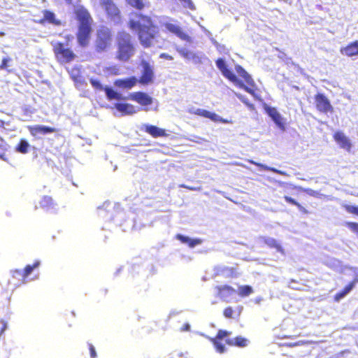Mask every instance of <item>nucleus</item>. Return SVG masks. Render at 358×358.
Instances as JSON below:
<instances>
[{"label":"nucleus","instance_id":"obj_44","mask_svg":"<svg viewBox=\"0 0 358 358\" xmlns=\"http://www.w3.org/2000/svg\"><path fill=\"white\" fill-rule=\"evenodd\" d=\"M160 57L164 58L167 60H173V57L171 55L166 54V53H162L160 55Z\"/></svg>","mask_w":358,"mask_h":358},{"label":"nucleus","instance_id":"obj_35","mask_svg":"<svg viewBox=\"0 0 358 358\" xmlns=\"http://www.w3.org/2000/svg\"><path fill=\"white\" fill-rule=\"evenodd\" d=\"M70 76L75 82H80L82 80L81 72L78 67H73L70 71Z\"/></svg>","mask_w":358,"mask_h":358},{"label":"nucleus","instance_id":"obj_49","mask_svg":"<svg viewBox=\"0 0 358 358\" xmlns=\"http://www.w3.org/2000/svg\"><path fill=\"white\" fill-rule=\"evenodd\" d=\"M296 344H297V343H294V344H292V345L290 344V345H289V346H294V345H296Z\"/></svg>","mask_w":358,"mask_h":358},{"label":"nucleus","instance_id":"obj_14","mask_svg":"<svg viewBox=\"0 0 358 358\" xmlns=\"http://www.w3.org/2000/svg\"><path fill=\"white\" fill-rule=\"evenodd\" d=\"M238 271L236 267L222 266L216 268L215 275L225 278H235L238 276Z\"/></svg>","mask_w":358,"mask_h":358},{"label":"nucleus","instance_id":"obj_26","mask_svg":"<svg viewBox=\"0 0 358 358\" xmlns=\"http://www.w3.org/2000/svg\"><path fill=\"white\" fill-rule=\"evenodd\" d=\"M263 243L270 248H275L278 252L284 253V250L280 244L274 238L269 237H264L262 239Z\"/></svg>","mask_w":358,"mask_h":358},{"label":"nucleus","instance_id":"obj_15","mask_svg":"<svg viewBox=\"0 0 358 358\" xmlns=\"http://www.w3.org/2000/svg\"><path fill=\"white\" fill-rule=\"evenodd\" d=\"M129 99L141 106H149L152 103V98L143 92H136L129 95Z\"/></svg>","mask_w":358,"mask_h":358},{"label":"nucleus","instance_id":"obj_24","mask_svg":"<svg viewBox=\"0 0 358 358\" xmlns=\"http://www.w3.org/2000/svg\"><path fill=\"white\" fill-rule=\"evenodd\" d=\"M243 307L238 306L236 309L232 306H227L223 310V315L227 319H234L236 317H238L242 312Z\"/></svg>","mask_w":358,"mask_h":358},{"label":"nucleus","instance_id":"obj_39","mask_svg":"<svg viewBox=\"0 0 358 358\" xmlns=\"http://www.w3.org/2000/svg\"><path fill=\"white\" fill-rule=\"evenodd\" d=\"M90 82L94 90H99V91H102V90L104 91L105 87H103L102 85V84L101 83V82L99 80L95 79V78H91L90 80Z\"/></svg>","mask_w":358,"mask_h":358},{"label":"nucleus","instance_id":"obj_48","mask_svg":"<svg viewBox=\"0 0 358 358\" xmlns=\"http://www.w3.org/2000/svg\"><path fill=\"white\" fill-rule=\"evenodd\" d=\"M4 122L1 120H0V127H4Z\"/></svg>","mask_w":358,"mask_h":358},{"label":"nucleus","instance_id":"obj_16","mask_svg":"<svg viewBox=\"0 0 358 358\" xmlns=\"http://www.w3.org/2000/svg\"><path fill=\"white\" fill-rule=\"evenodd\" d=\"M143 131L153 138L166 137L169 136L166 129L151 124H145L143 126Z\"/></svg>","mask_w":358,"mask_h":358},{"label":"nucleus","instance_id":"obj_3","mask_svg":"<svg viewBox=\"0 0 358 358\" xmlns=\"http://www.w3.org/2000/svg\"><path fill=\"white\" fill-rule=\"evenodd\" d=\"M217 69L222 72V75L231 82L237 84L241 88L250 94H255L253 87L255 84L251 76L240 65L236 66V70L239 76H241L247 85L241 82L235 74L227 68L224 60L219 58L215 61Z\"/></svg>","mask_w":358,"mask_h":358},{"label":"nucleus","instance_id":"obj_17","mask_svg":"<svg viewBox=\"0 0 358 358\" xmlns=\"http://www.w3.org/2000/svg\"><path fill=\"white\" fill-rule=\"evenodd\" d=\"M333 138L341 148L350 151L352 147L350 141L342 131L335 132Z\"/></svg>","mask_w":358,"mask_h":358},{"label":"nucleus","instance_id":"obj_2","mask_svg":"<svg viewBox=\"0 0 358 358\" xmlns=\"http://www.w3.org/2000/svg\"><path fill=\"white\" fill-rule=\"evenodd\" d=\"M77 22L76 37L80 48L87 47L91 41L94 21L90 12L83 5L76 6L73 11Z\"/></svg>","mask_w":358,"mask_h":358},{"label":"nucleus","instance_id":"obj_21","mask_svg":"<svg viewBox=\"0 0 358 358\" xmlns=\"http://www.w3.org/2000/svg\"><path fill=\"white\" fill-rule=\"evenodd\" d=\"M266 113L280 129H285L284 120L275 108L268 107Z\"/></svg>","mask_w":358,"mask_h":358},{"label":"nucleus","instance_id":"obj_23","mask_svg":"<svg viewBox=\"0 0 358 358\" xmlns=\"http://www.w3.org/2000/svg\"><path fill=\"white\" fill-rule=\"evenodd\" d=\"M122 115H133L136 113L135 107L127 103H117L114 106Z\"/></svg>","mask_w":358,"mask_h":358},{"label":"nucleus","instance_id":"obj_31","mask_svg":"<svg viewBox=\"0 0 358 358\" xmlns=\"http://www.w3.org/2000/svg\"><path fill=\"white\" fill-rule=\"evenodd\" d=\"M40 266V262L39 261H35L33 264L27 265L22 272V278L23 280H25V279L31 273V272L34 271V269L38 268Z\"/></svg>","mask_w":358,"mask_h":358},{"label":"nucleus","instance_id":"obj_42","mask_svg":"<svg viewBox=\"0 0 358 358\" xmlns=\"http://www.w3.org/2000/svg\"><path fill=\"white\" fill-rule=\"evenodd\" d=\"M11 61V59L9 57H4L2 59L1 64H0V67L1 69H6L8 66V62Z\"/></svg>","mask_w":358,"mask_h":358},{"label":"nucleus","instance_id":"obj_29","mask_svg":"<svg viewBox=\"0 0 358 358\" xmlns=\"http://www.w3.org/2000/svg\"><path fill=\"white\" fill-rule=\"evenodd\" d=\"M253 292L252 287L248 285L238 286V290L236 291L238 296L241 298L250 296L253 293Z\"/></svg>","mask_w":358,"mask_h":358},{"label":"nucleus","instance_id":"obj_4","mask_svg":"<svg viewBox=\"0 0 358 358\" xmlns=\"http://www.w3.org/2000/svg\"><path fill=\"white\" fill-rule=\"evenodd\" d=\"M115 59L120 62H129L136 53L132 36L127 31H119L115 41Z\"/></svg>","mask_w":358,"mask_h":358},{"label":"nucleus","instance_id":"obj_27","mask_svg":"<svg viewBox=\"0 0 358 358\" xmlns=\"http://www.w3.org/2000/svg\"><path fill=\"white\" fill-rule=\"evenodd\" d=\"M176 239L179 240L180 242H182V243H186L188 245L189 247L190 248H194V246L199 245L201 243V240L200 239H192L187 236H185L182 234H177L176 236Z\"/></svg>","mask_w":358,"mask_h":358},{"label":"nucleus","instance_id":"obj_28","mask_svg":"<svg viewBox=\"0 0 358 358\" xmlns=\"http://www.w3.org/2000/svg\"><path fill=\"white\" fill-rule=\"evenodd\" d=\"M104 92L106 93V97L108 100H122L124 98L122 97V94L116 91H115L113 89H112L110 87H105Z\"/></svg>","mask_w":358,"mask_h":358},{"label":"nucleus","instance_id":"obj_12","mask_svg":"<svg viewBox=\"0 0 358 358\" xmlns=\"http://www.w3.org/2000/svg\"><path fill=\"white\" fill-rule=\"evenodd\" d=\"M143 72L138 80L142 85H148L152 82L154 73L150 64L145 61L142 62Z\"/></svg>","mask_w":358,"mask_h":358},{"label":"nucleus","instance_id":"obj_22","mask_svg":"<svg viewBox=\"0 0 358 358\" xmlns=\"http://www.w3.org/2000/svg\"><path fill=\"white\" fill-rule=\"evenodd\" d=\"M341 52L348 57L358 55V41L351 42L345 47L341 48Z\"/></svg>","mask_w":358,"mask_h":358},{"label":"nucleus","instance_id":"obj_13","mask_svg":"<svg viewBox=\"0 0 358 358\" xmlns=\"http://www.w3.org/2000/svg\"><path fill=\"white\" fill-rule=\"evenodd\" d=\"M190 113L200 117L208 118L214 122H221L222 123L229 122L227 120L219 117L216 113L201 108L190 110Z\"/></svg>","mask_w":358,"mask_h":358},{"label":"nucleus","instance_id":"obj_30","mask_svg":"<svg viewBox=\"0 0 358 358\" xmlns=\"http://www.w3.org/2000/svg\"><path fill=\"white\" fill-rule=\"evenodd\" d=\"M54 206L52 197L49 196H44L39 201V208L44 210H49Z\"/></svg>","mask_w":358,"mask_h":358},{"label":"nucleus","instance_id":"obj_20","mask_svg":"<svg viewBox=\"0 0 358 358\" xmlns=\"http://www.w3.org/2000/svg\"><path fill=\"white\" fill-rule=\"evenodd\" d=\"M138 83V80L136 77L131 76L126 78H121L115 80L114 85L122 89H131Z\"/></svg>","mask_w":358,"mask_h":358},{"label":"nucleus","instance_id":"obj_10","mask_svg":"<svg viewBox=\"0 0 358 358\" xmlns=\"http://www.w3.org/2000/svg\"><path fill=\"white\" fill-rule=\"evenodd\" d=\"M163 26L168 31L173 34L181 40L187 42H190L192 41L191 37L183 31L182 28L180 25L171 22H166L164 23Z\"/></svg>","mask_w":358,"mask_h":358},{"label":"nucleus","instance_id":"obj_25","mask_svg":"<svg viewBox=\"0 0 358 358\" xmlns=\"http://www.w3.org/2000/svg\"><path fill=\"white\" fill-rule=\"evenodd\" d=\"M225 343L230 346H236L238 348H244L248 345V341L242 336H236L234 338H226Z\"/></svg>","mask_w":358,"mask_h":358},{"label":"nucleus","instance_id":"obj_41","mask_svg":"<svg viewBox=\"0 0 358 358\" xmlns=\"http://www.w3.org/2000/svg\"><path fill=\"white\" fill-rule=\"evenodd\" d=\"M345 226L352 232L358 235V223L355 222H347Z\"/></svg>","mask_w":358,"mask_h":358},{"label":"nucleus","instance_id":"obj_5","mask_svg":"<svg viewBox=\"0 0 358 358\" xmlns=\"http://www.w3.org/2000/svg\"><path fill=\"white\" fill-rule=\"evenodd\" d=\"M113 38L112 30L105 25L100 26L96 31L94 48L97 53L108 51L111 45Z\"/></svg>","mask_w":358,"mask_h":358},{"label":"nucleus","instance_id":"obj_40","mask_svg":"<svg viewBox=\"0 0 358 358\" xmlns=\"http://www.w3.org/2000/svg\"><path fill=\"white\" fill-rule=\"evenodd\" d=\"M343 208L348 213L358 216V206L345 204Z\"/></svg>","mask_w":358,"mask_h":358},{"label":"nucleus","instance_id":"obj_32","mask_svg":"<svg viewBox=\"0 0 358 358\" xmlns=\"http://www.w3.org/2000/svg\"><path fill=\"white\" fill-rule=\"evenodd\" d=\"M127 3L137 10H141L145 6H149L148 2H143V0H127Z\"/></svg>","mask_w":358,"mask_h":358},{"label":"nucleus","instance_id":"obj_36","mask_svg":"<svg viewBox=\"0 0 358 358\" xmlns=\"http://www.w3.org/2000/svg\"><path fill=\"white\" fill-rule=\"evenodd\" d=\"M284 199L288 203L296 206L301 212H302L303 213H308V211L299 203H298L296 201H295L292 197H290L289 196H285Z\"/></svg>","mask_w":358,"mask_h":358},{"label":"nucleus","instance_id":"obj_38","mask_svg":"<svg viewBox=\"0 0 358 358\" xmlns=\"http://www.w3.org/2000/svg\"><path fill=\"white\" fill-rule=\"evenodd\" d=\"M6 143L2 138L0 137V158L6 160Z\"/></svg>","mask_w":358,"mask_h":358},{"label":"nucleus","instance_id":"obj_45","mask_svg":"<svg viewBox=\"0 0 358 358\" xmlns=\"http://www.w3.org/2000/svg\"><path fill=\"white\" fill-rule=\"evenodd\" d=\"M180 330L182 331H187L190 330V325L188 323H186L182 325V327L180 328Z\"/></svg>","mask_w":358,"mask_h":358},{"label":"nucleus","instance_id":"obj_11","mask_svg":"<svg viewBox=\"0 0 358 358\" xmlns=\"http://www.w3.org/2000/svg\"><path fill=\"white\" fill-rule=\"evenodd\" d=\"M230 334V331L220 329L214 338H210V342L213 344L217 352L219 353H224L225 352L226 348L224 345L221 343V341L224 338H226Z\"/></svg>","mask_w":358,"mask_h":358},{"label":"nucleus","instance_id":"obj_18","mask_svg":"<svg viewBox=\"0 0 358 358\" xmlns=\"http://www.w3.org/2000/svg\"><path fill=\"white\" fill-rule=\"evenodd\" d=\"M42 13L43 17L38 21L39 24H44L45 23H50L57 26L61 25V21L56 18L54 12L49 10H43Z\"/></svg>","mask_w":358,"mask_h":358},{"label":"nucleus","instance_id":"obj_8","mask_svg":"<svg viewBox=\"0 0 358 358\" xmlns=\"http://www.w3.org/2000/svg\"><path fill=\"white\" fill-rule=\"evenodd\" d=\"M315 105L316 109L322 113H332L334 107L331 104L329 99L322 93H317L314 96Z\"/></svg>","mask_w":358,"mask_h":358},{"label":"nucleus","instance_id":"obj_34","mask_svg":"<svg viewBox=\"0 0 358 358\" xmlns=\"http://www.w3.org/2000/svg\"><path fill=\"white\" fill-rule=\"evenodd\" d=\"M29 144L24 139H20L15 148V150L20 153L26 154L28 152Z\"/></svg>","mask_w":358,"mask_h":358},{"label":"nucleus","instance_id":"obj_43","mask_svg":"<svg viewBox=\"0 0 358 358\" xmlns=\"http://www.w3.org/2000/svg\"><path fill=\"white\" fill-rule=\"evenodd\" d=\"M88 347H89V350H90V357L91 358H96V357H97L96 352L95 348L93 346V345L92 343H88Z\"/></svg>","mask_w":358,"mask_h":358},{"label":"nucleus","instance_id":"obj_47","mask_svg":"<svg viewBox=\"0 0 358 358\" xmlns=\"http://www.w3.org/2000/svg\"><path fill=\"white\" fill-rule=\"evenodd\" d=\"M64 1L68 5H71L73 2V0H64Z\"/></svg>","mask_w":358,"mask_h":358},{"label":"nucleus","instance_id":"obj_6","mask_svg":"<svg viewBox=\"0 0 358 358\" xmlns=\"http://www.w3.org/2000/svg\"><path fill=\"white\" fill-rule=\"evenodd\" d=\"M51 44L55 59L59 64H69L76 58L73 50L64 43L59 41Z\"/></svg>","mask_w":358,"mask_h":358},{"label":"nucleus","instance_id":"obj_37","mask_svg":"<svg viewBox=\"0 0 358 358\" xmlns=\"http://www.w3.org/2000/svg\"><path fill=\"white\" fill-rule=\"evenodd\" d=\"M104 71L110 76H117L120 73V67L117 65H112L105 68Z\"/></svg>","mask_w":358,"mask_h":358},{"label":"nucleus","instance_id":"obj_9","mask_svg":"<svg viewBox=\"0 0 358 358\" xmlns=\"http://www.w3.org/2000/svg\"><path fill=\"white\" fill-rule=\"evenodd\" d=\"M215 296L224 301H229V299L235 295L236 290L229 285H219L214 288Z\"/></svg>","mask_w":358,"mask_h":358},{"label":"nucleus","instance_id":"obj_46","mask_svg":"<svg viewBox=\"0 0 358 358\" xmlns=\"http://www.w3.org/2000/svg\"><path fill=\"white\" fill-rule=\"evenodd\" d=\"M179 53H180L182 56H183V57H188V55H189V52H188L187 51H185V50H183V49L180 50H179Z\"/></svg>","mask_w":358,"mask_h":358},{"label":"nucleus","instance_id":"obj_1","mask_svg":"<svg viewBox=\"0 0 358 358\" xmlns=\"http://www.w3.org/2000/svg\"><path fill=\"white\" fill-rule=\"evenodd\" d=\"M137 20L130 19L128 27L136 31L139 43L143 48H150L158 42L159 29L151 17L142 13H135Z\"/></svg>","mask_w":358,"mask_h":358},{"label":"nucleus","instance_id":"obj_33","mask_svg":"<svg viewBox=\"0 0 358 358\" xmlns=\"http://www.w3.org/2000/svg\"><path fill=\"white\" fill-rule=\"evenodd\" d=\"M354 287L352 284L351 285L350 282L339 292L336 293L334 296V299L336 301H339L342 298H343L345 295H347Z\"/></svg>","mask_w":358,"mask_h":358},{"label":"nucleus","instance_id":"obj_19","mask_svg":"<svg viewBox=\"0 0 358 358\" xmlns=\"http://www.w3.org/2000/svg\"><path fill=\"white\" fill-rule=\"evenodd\" d=\"M30 134L34 136L45 135L47 134L54 133L57 131V129L54 127L43 125H34L28 127Z\"/></svg>","mask_w":358,"mask_h":358},{"label":"nucleus","instance_id":"obj_7","mask_svg":"<svg viewBox=\"0 0 358 358\" xmlns=\"http://www.w3.org/2000/svg\"><path fill=\"white\" fill-rule=\"evenodd\" d=\"M99 5L111 20H120V10L113 0H99Z\"/></svg>","mask_w":358,"mask_h":358}]
</instances>
